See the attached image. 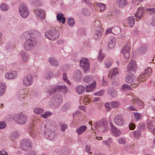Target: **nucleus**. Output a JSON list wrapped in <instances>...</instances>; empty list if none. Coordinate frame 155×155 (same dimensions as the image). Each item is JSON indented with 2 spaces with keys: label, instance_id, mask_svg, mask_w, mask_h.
Here are the masks:
<instances>
[{
  "label": "nucleus",
  "instance_id": "1",
  "mask_svg": "<svg viewBox=\"0 0 155 155\" xmlns=\"http://www.w3.org/2000/svg\"><path fill=\"white\" fill-rule=\"evenodd\" d=\"M57 126L56 123L52 120H49L44 126L45 136L46 138L50 140L53 138L55 135L54 131L57 130Z\"/></svg>",
  "mask_w": 155,
  "mask_h": 155
},
{
  "label": "nucleus",
  "instance_id": "2",
  "mask_svg": "<svg viewBox=\"0 0 155 155\" xmlns=\"http://www.w3.org/2000/svg\"><path fill=\"white\" fill-rule=\"evenodd\" d=\"M139 78V77L137 78L132 73H128L127 74L125 81L132 87H136L138 86L139 83L141 81Z\"/></svg>",
  "mask_w": 155,
  "mask_h": 155
},
{
  "label": "nucleus",
  "instance_id": "3",
  "mask_svg": "<svg viewBox=\"0 0 155 155\" xmlns=\"http://www.w3.org/2000/svg\"><path fill=\"white\" fill-rule=\"evenodd\" d=\"M37 44V40L35 38H30L28 39L24 43L23 46L26 51L33 50Z\"/></svg>",
  "mask_w": 155,
  "mask_h": 155
},
{
  "label": "nucleus",
  "instance_id": "4",
  "mask_svg": "<svg viewBox=\"0 0 155 155\" xmlns=\"http://www.w3.org/2000/svg\"><path fill=\"white\" fill-rule=\"evenodd\" d=\"M94 128L100 132H104L106 130L108 127V123L104 119H102L94 123Z\"/></svg>",
  "mask_w": 155,
  "mask_h": 155
},
{
  "label": "nucleus",
  "instance_id": "5",
  "mask_svg": "<svg viewBox=\"0 0 155 155\" xmlns=\"http://www.w3.org/2000/svg\"><path fill=\"white\" fill-rule=\"evenodd\" d=\"M62 102V98L61 96L59 94H56L50 99V104L58 107L61 105Z\"/></svg>",
  "mask_w": 155,
  "mask_h": 155
},
{
  "label": "nucleus",
  "instance_id": "6",
  "mask_svg": "<svg viewBox=\"0 0 155 155\" xmlns=\"http://www.w3.org/2000/svg\"><path fill=\"white\" fill-rule=\"evenodd\" d=\"M68 90V88L65 85H59L55 86L54 88H51L49 89L47 92L49 95H51L57 91H60L64 93H67Z\"/></svg>",
  "mask_w": 155,
  "mask_h": 155
},
{
  "label": "nucleus",
  "instance_id": "7",
  "mask_svg": "<svg viewBox=\"0 0 155 155\" xmlns=\"http://www.w3.org/2000/svg\"><path fill=\"white\" fill-rule=\"evenodd\" d=\"M147 11L149 12H151V15H155V9L153 8H145L143 7H140L138 8L137 12L135 14V16L138 19H140L143 14L144 11Z\"/></svg>",
  "mask_w": 155,
  "mask_h": 155
},
{
  "label": "nucleus",
  "instance_id": "8",
  "mask_svg": "<svg viewBox=\"0 0 155 155\" xmlns=\"http://www.w3.org/2000/svg\"><path fill=\"white\" fill-rule=\"evenodd\" d=\"M59 35V33L55 30H50L47 31L45 33L46 37L52 41L57 39Z\"/></svg>",
  "mask_w": 155,
  "mask_h": 155
},
{
  "label": "nucleus",
  "instance_id": "9",
  "mask_svg": "<svg viewBox=\"0 0 155 155\" xmlns=\"http://www.w3.org/2000/svg\"><path fill=\"white\" fill-rule=\"evenodd\" d=\"M19 12L21 16L24 18H26L29 14L27 7L24 3H21L19 5Z\"/></svg>",
  "mask_w": 155,
  "mask_h": 155
},
{
  "label": "nucleus",
  "instance_id": "10",
  "mask_svg": "<svg viewBox=\"0 0 155 155\" xmlns=\"http://www.w3.org/2000/svg\"><path fill=\"white\" fill-rule=\"evenodd\" d=\"M13 118L16 122L20 125L25 124L27 120V116L24 114L17 115L14 117Z\"/></svg>",
  "mask_w": 155,
  "mask_h": 155
},
{
  "label": "nucleus",
  "instance_id": "11",
  "mask_svg": "<svg viewBox=\"0 0 155 155\" xmlns=\"http://www.w3.org/2000/svg\"><path fill=\"white\" fill-rule=\"evenodd\" d=\"M20 148L24 151H27L31 148V142L28 140H24L21 141Z\"/></svg>",
  "mask_w": 155,
  "mask_h": 155
},
{
  "label": "nucleus",
  "instance_id": "12",
  "mask_svg": "<svg viewBox=\"0 0 155 155\" xmlns=\"http://www.w3.org/2000/svg\"><path fill=\"white\" fill-rule=\"evenodd\" d=\"M152 69L150 68H147V69L145 70L144 72L142 74H141L139 77V79L140 81L143 82L145 81L147 77L151 75Z\"/></svg>",
  "mask_w": 155,
  "mask_h": 155
},
{
  "label": "nucleus",
  "instance_id": "13",
  "mask_svg": "<svg viewBox=\"0 0 155 155\" xmlns=\"http://www.w3.org/2000/svg\"><path fill=\"white\" fill-rule=\"evenodd\" d=\"M80 65L83 67L84 69V71L86 73L90 70L89 64L87 61V59L85 58H83L80 61Z\"/></svg>",
  "mask_w": 155,
  "mask_h": 155
},
{
  "label": "nucleus",
  "instance_id": "14",
  "mask_svg": "<svg viewBox=\"0 0 155 155\" xmlns=\"http://www.w3.org/2000/svg\"><path fill=\"white\" fill-rule=\"evenodd\" d=\"M32 77L30 75H27L25 76L23 79V83L26 86H29L33 82Z\"/></svg>",
  "mask_w": 155,
  "mask_h": 155
},
{
  "label": "nucleus",
  "instance_id": "15",
  "mask_svg": "<svg viewBox=\"0 0 155 155\" xmlns=\"http://www.w3.org/2000/svg\"><path fill=\"white\" fill-rule=\"evenodd\" d=\"M137 68V64L135 61L131 60L130 61L128 66L127 71L129 73H134L136 71Z\"/></svg>",
  "mask_w": 155,
  "mask_h": 155
},
{
  "label": "nucleus",
  "instance_id": "16",
  "mask_svg": "<svg viewBox=\"0 0 155 155\" xmlns=\"http://www.w3.org/2000/svg\"><path fill=\"white\" fill-rule=\"evenodd\" d=\"M130 50V47L128 45H126L121 50V53L123 54V56L125 58L127 59L129 58Z\"/></svg>",
  "mask_w": 155,
  "mask_h": 155
},
{
  "label": "nucleus",
  "instance_id": "17",
  "mask_svg": "<svg viewBox=\"0 0 155 155\" xmlns=\"http://www.w3.org/2000/svg\"><path fill=\"white\" fill-rule=\"evenodd\" d=\"M114 120L116 124L118 126H122L124 122V120L122 116L120 115L116 116L114 117Z\"/></svg>",
  "mask_w": 155,
  "mask_h": 155
},
{
  "label": "nucleus",
  "instance_id": "18",
  "mask_svg": "<svg viewBox=\"0 0 155 155\" xmlns=\"http://www.w3.org/2000/svg\"><path fill=\"white\" fill-rule=\"evenodd\" d=\"M110 126L112 134L116 137H117L120 136L121 134V131L114 126L111 123H110Z\"/></svg>",
  "mask_w": 155,
  "mask_h": 155
},
{
  "label": "nucleus",
  "instance_id": "19",
  "mask_svg": "<svg viewBox=\"0 0 155 155\" xmlns=\"http://www.w3.org/2000/svg\"><path fill=\"white\" fill-rule=\"evenodd\" d=\"M82 77V74L79 70H76L73 76V79L74 81L77 82H80L81 81Z\"/></svg>",
  "mask_w": 155,
  "mask_h": 155
},
{
  "label": "nucleus",
  "instance_id": "20",
  "mask_svg": "<svg viewBox=\"0 0 155 155\" xmlns=\"http://www.w3.org/2000/svg\"><path fill=\"white\" fill-rule=\"evenodd\" d=\"M36 123V122L34 121L29 126L28 132L30 136L34 138L36 136V132L34 130V125Z\"/></svg>",
  "mask_w": 155,
  "mask_h": 155
},
{
  "label": "nucleus",
  "instance_id": "21",
  "mask_svg": "<svg viewBox=\"0 0 155 155\" xmlns=\"http://www.w3.org/2000/svg\"><path fill=\"white\" fill-rule=\"evenodd\" d=\"M131 101L137 106H138L140 108H142L143 106V102L139 100L135 96H133V98L132 99Z\"/></svg>",
  "mask_w": 155,
  "mask_h": 155
},
{
  "label": "nucleus",
  "instance_id": "22",
  "mask_svg": "<svg viewBox=\"0 0 155 155\" xmlns=\"http://www.w3.org/2000/svg\"><path fill=\"white\" fill-rule=\"evenodd\" d=\"M56 151L60 155H67L70 153V151L65 147L61 148L59 150H56Z\"/></svg>",
  "mask_w": 155,
  "mask_h": 155
},
{
  "label": "nucleus",
  "instance_id": "23",
  "mask_svg": "<svg viewBox=\"0 0 155 155\" xmlns=\"http://www.w3.org/2000/svg\"><path fill=\"white\" fill-rule=\"evenodd\" d=\"M17 75V72L13 71L11 73H7L5 74V77L8 79H13L16 78Z\"/></svg>",
  "mask_w": 155,
  "mask_h": 155
},
{
  "label": "nucleus",
  "instance_id": "24",
  "mask_svg": "<svg viewBox=\"0 0 155 155\" xmlns=\"http://www.w3.org/2000/svg\"><path fill=\"white\" fill-rule=\"evenodd\" d=\"M96 32L94 35V38L95 40L99 41L101 38L102 35V29H96Z\"/></svg>",
  "mask_w": 155,
  "mask_h": 155
},
{
  "label": "nucleus",
  "instance_id": "25",
  "mask_svg": "<svg viewBox=\"0 0 155 155\" xmlns=\"http://www.w3.org/2000/svg\"><path fill=\"white\" fill-rule=\"evenodd\" d=\"M35 14L42 19H44L45 16L44 10L40 8H38L35 11Z\"/></svg>",
  "mask_w": 155,
  "mask_h": 155
},
{
  "label": "nucleus",
  "instance_id": "26",
  "mask_svg": "<svg viewBox=\"0 0 155 155\" xmlns=\"http://www.w3.org/2000/svg\"><path fill=\"white\" fill-rule=\"evenodd\" d=\"M116 39L114 37H111L108 43V48L110 49H112L114 48L116 44Z\"/></svg>",
  "mask_w": 155,
  "mask_h": 155
},
{
  "label": "nucleus",
  "instance_id": "27",
  "mask_svg": "<svg viewBox=\"0 0 155 155\" xmlns=\"http://www.w3.org/2000/svg\"><path fill=\"white\" fill-rule=\"evenodd\" d=\"M96 85V82L95 81H94L92 84H90L86 86V91L87 92L90 91H92L94 89Z\"/></svg>",
  "mask_w": 155,
  "mask_h": 155
},
{
  "label": "nucleus",
  "instance_id": "28",
  "mask_svg": "<svg viewBox=\"0 0 155 155\" xmlns=\"http://www.w3.org/2000/svg\"><path fill=\"white\" fill-rule=\"evenodd\" d=\"M87 128V127L85 125H83L78 127L76 130V132L78 135L82 134Z\"/></svg>",
  "mask_w": 155,
  "mask_h": 155
},
{
  "label": "nucleus",
  "instance_id": "29",
  "mask_svg": "<svg viewBox=\"0 0 155 155\" xmlns=\"http://www.w3.org/2000/svg\"><path fill=\"white\" fill-rule=\"evenodd\" d=\"M20 55L21 56L23 61L25 62L27 61L28 58V53L25 51H21L20 53Z\"/></svg>",
  "mask_w": 155,
  "mask_h": 155
},
{
  "label": "nucleus",
  "instance_id": "30",
  "mask_svg": "<svg viewBox=\"0 0 155 155\" xmlns=\"http://www.w3.org/2000/svg\"><path fill=\"white\" fill-rule=\"evenodd\" d=\"M64 15L63 14L59 13L57 15V19L59 21L62 22L63 24H64L65 21L66 19L64 17Z\"/></svg>",
  "mask_w": 155,
  "mask_h": 155
},
{
  "label": "nucleus",
  "instance_id": "31",
  "mask_svg": "<svg viewBox=\"0 0 155 155\" xmlns=\"http://www.w3.org/2000/svg\"><path fill=\"white\" fill-rule=\"evenodd\" d=\"M49 61L50 64L53 66L57 67L58 65V62L57 60L54 58H50L49 59Z\"/></svg>",
  "mask_w": 155,
  "mask_h": 155
},
{
  "label": "nucleus",
  "instance_id": "32",
  "mask_svg": "<svg viewBox=\"0 0 155 155\" xmlns=\"http://www.w3.org/2000/svg\"><path fill=\"white\" fill-rule=\"evenodd\" d=\"M128 25L129 26L132 27L133 26L135 22V19L134 16H131L128 18Z\"/></svg>",
  "mask_w": 155,
  "mask_h": 155
},
{
  "label": "nucleus",
  "instance_id": "33",
  "mask_svg": "<svg viewBox=\"0 0 155 155\" xmlns=\"http://www.w3.org/2000/svg\"><path fill=\"white\" fill-rule=\"evenodd\" d=\"M82 14L85 16H89L91 14V11L90 10L87 8H83L81 10Z\"/></svg>",
  "mask_w": 155,
  "mask_h": 155
},
{
  "label": "nucleus",
  "instance_id": "34",
  "mask_svg": "<svg viewBox=\"0 0 155 155\" xmlns=\"http://www.w3.org/2000/svg\"><path fill=\"white\" fill-rule=\"evenodd\" d=\"M76 90L78 94H82L84 92L85 88L82 85H79L76 87Z\"/></svg>",
  "mask_w": 155,
  "mask_h": 155
},
{
  "label": "nucleus",
  "instance_id": "35",
  "mask_svg": "<svg viewBox=\"0 0 155 155\" xmlns=\"http://www.w3.org/2000/svg\"><path fill=\"white\" fill-rule=\"evenodd\" d=\"M127 0H117V4L119 7H123L127 4Z\"/></svg>",
  "mask_w": 155,
  "mask_h": 155
},
{
  "label": "nucleus",
  "instance_id": "36",
  "mask_svg": "<svg viewBox=\"0 0 155 155\" xmlns=\"http://www.w3.org/2000/svg\"><path fill=\"white\" fill-rule=\"evenodd\" d=\"M21 38L23 40H25L29 38H31L29 31H26L23 33L21 35Z\"/></svg>",
  "mask_w": 155,
  "mask_h": 155
},
{
  "label": "nucleus",
  "instance_id": "37",
  "mask_svg": "<svg viewBox=\"0 0 155 155\" xmlns=\"http://www.w3.org/2000/svg\"><path fill=\"white\" fill-rule=\"evenodd\" d=\"M53 76L52 72L51 71H48L46 73L45 78L46 79L50 80L53 77Z\"/></svg>",
  "mask_w": 155,
  "mask_h": 155
},
{
  "label": "nucleus",
  "instance_id": "38",
  "mask_svg": "<svg viewBox=\"0 0 155 155\" xmlns=\"http://www.w3.org/2000/svg\"><path fill=\"white\" fill-rule=\"evenodd\" d=\"M94 5L97 7L100 8V11L102 12L104 11L106 8V5L103 3H97L95 4Z\"/></svg>",
  "mask_w": 155,
  "mask_h": 155
},
{
  "label": "nucleus",
  "instance_id": "39",
  "mask_svg": "<svg viewBox=\"0 0 155 155\" xmlns=\"http://www.w3.org/2000/svg\"><path fill=\"white\" fill-rule=\"evenodd\" d=\"M117 73L118 71L117 69L116 68H114L112 70L109 74L108 75V77L109 78H112Z\"/></svg>",
  "mask_w": 155,
  "mask_h": 155
},
{
  "label": "nucleus",
  "instance_id": "40",
  "mask_svg": "<svg viewBox=\"0 0 155 155\" xmlns=\"http://www.w3.org/2000/svg\"><path fill=\"white\" fill-rule=\"evenodd\" d=\"M31 38H35L39 35V33L37 31L35 30L29 31Z\"/></svg>",
  "mask_w": 155,
  "mask_h": 155
},
{
  "label": "nucleus",
  "instance_id": "41",
  "mask_svg": "<svg viewBox=\"0 0 155 155\" xmlns=\"http://www.w3.org/2000/svg\"><path fill=\"white\" fill-rule=\"evenodd\" d=\"M5 84L0 82V97L4 94L5 91Z\"/></svg>",
  "mask_w": 155,
  "mask_h": 155
},
{
  "label": "nucleus",
  "instance_id": "42",
  "mask_svg": "<svg viewBox=\"0 0 155 155\" xmlns=\"http://www.w3.org/2000/svg\"><path fill=\"white\" fill-rule=\"evenodd\" d=\"M26 95V94H24V91H21L18 93L17 97L19 100L22 101L25 98Z\"/></svg>",
  "mask_w": 155,
  "mask_h": 155
},
{
  "label": "nucleus",
  "instance_id": "43",
  "mask_svg": "<svg viewBox=\"0 0 155 155\" xmlns=\"http://www.w3.org/2000/svg\"><path fill=\"white\" fill-rule=\"evenodd\" d=\"M31 5L35 7H38L41 5V2L39 0H31Z\"/></svg>",
  "mask_w": 155,
  "mask_h": 155
},
{
  "label": "nucleus",
  "instance_id": "44",
  "mask_svg": "<svg viewBox=\"0 0 155 155\" xmlns=\"http://www.w3.org/2000/svg\"><path fill=\"white\" fill-rule=\"evenodd\" d=\"M93 25L96 30V29H102L101 28V24L99 20H96L94 21Z\"/></svg>",
  "mask_w": 155,
  "mask_h": 155
},
{
  "label": "nucleus",
  "instance_id": "45",
  "mask_svg": "<svg viewBox=\"0 0 155 155\" xmlns=\"http://www.w3.org/2000/svg\"><path fill=\"white\" fill-rule=\"evenodd\" d=\"M151 120H148L147 122V128L150 130H151L153 128L154 125Z\"/></svg>",
  "mask_w": 155,
  "mask_h": 155
},
{
  "label": "nucleus",
  "instance_id": "46",
  "mask_svg": "<svg viewBox=\"0 0 155 155\" xmlns=\"http://www.w3.org/2000/svg\"><path fill=\"white\" fill-rule=\"evenodd\" d=\"M147 51V48L145 46H142L139 48L137 52L139 54H142L145 53Z\"/></svg>",
  "mask_w": 155,
  "mask_h": 155
},
{
  "label": "nucleus",
  "instance_id": "47",
  "mask_svg": "<svg viewBox=\"0 0 155 155\" xmlns=\"http://www.w3.org/2000/svg\"><path fill=\"white\" fill-rule=\"evenodd\" d=\"M93 80V78L91 76L86 75L83 78V80L85 83H88L92 81Z\"/></svg>",
  "mask_w": 155,
  "mask_h": 155
},
{
  "label": "nucleus",
  "instance_id": "48",
  "mask_svg": "<svg viewBox=\"0 0 155 155\" xmlns=\"http://www.w3.org/2000/svg\"><path fill=\"white\" fill-rule=\"evenodd\" d=\"M67 22L68 24L70 26H72L74 24V20L72 17L68 18Z\"/></svg>",
  "mask_w": 155,
  "mask_h": 155
},
{
  "label": "nucleus",
  "instance_id": "49",
  "mask_svg": "<svg viewBox=\"0 0 155 155\" xmlns=\"http://www.w3.org/2000/svg\"><path fill=\"white\" fill-rule=\"evenodd\" d=\"M113 29L114 30H116L117 31H120V28L119 27L116 26L114 27L110 28L108 30H107L106 32V34L109 33L110 32H112V29Z\"/></svg>",
  "mask_w": 155,
  "mask_h": 155
},
{
  "label": "nucleus",
  "instance_id": "50",
  "mask_svg": "<svg viewBox=\"0 0 155 155\" xmlns=\"http://www.w3.org/2000/svg\"><path fill=\"white\" fill-rule=\"evenodd\" d=\"M108 94H110L111 96L113 97H115L117 94V92L116 90H110L108 91Z\"/></svg>",
  "mask_w": 155,
  "mask_h": 155
},
{
  "label": "nucleus",
  "instance_id": "51",
  "mask_svg": "<svg viewBox=\"0 0 155 155\" xmlns=\"http://www.w3.org/2000/svg\"><path fill=\"white\" fill-rule=\"evenodd\" d=\"M52 114V113L49 111H47L44 114L41 115V116L44 118H46L50 117Z\"/></svg>",
  "mask_w": 155,
  "mask_h": 155
},
{
  "label": "nucleus",
  "instance_id": "52",
  "mask_svg": "<svg viewBox=\"0 0 155 155\" xmlns=\"http://www.w3.org/2000/svg\"><path fill=\"white\" fill-rule=\"evenodd\" d=\"M19 135V133L16 131H14L12 132L11 135V138L12 139H15L17 138Z\"/></svg>",
  "mask_w": 155,
  "mask_h": 155
},
{
  "label": "nucleus",
  "instance_id": "53",
  "mask_svg": "<svg viewBox=\"0 0 155 155\" xmlns=\"http://www.w3.org/2000/svg\"><path fill=\"white\" fill-rule=\"evenodd\" d=\"M141 132L139 130L134 131L133 133V136L136 138H139L141 136Z\"/></svg>",
  "mask_w": 155,
  "mask_h": 155
},
{
  "label": "nucleus",
  "instance_id": "54",
  "mask_svg": "<svg viewBox=\"0 0 155 155\" xmlns=\"http://www.w3.org/2000/svg\"><path fill=\"white\" fill-rule=\"evenodd\" d=\"M105 56L104 54H102V51L101 50L99 51V55L97 57V59L99 61L101 62Z\"/></svg>",
  "mask_w": 155,
  "mask_h": 155
},
{
  "label": "nucleus",
  "instance_id": "55",
  "mask_svg": "<svg viewBox=\"0 0 155 155\" xmlns=\"http://www.w3.org/2000/svg\"><path fill=\"white\" fill-rule=\"evenodd\" d=\"M69 106L70 104L69 103H65L62 106V111L64 112L66 111L69 109Z\"/></svg>",
  "mask_w": 155,
  "mask_h": 155
},
{
  "label": "nucleus",
  "instance_id": "56",
  "mask_svg": "<svg viewBox=\"0 0 155 155\" xmlns=\"http://www.w3.org/2000/svg\"><path fill=\"white\" fill-rule=\"evenodd\" d=\"M1 9L3 11H6L8 9V6L5 3L2 4L0 5Z\"/></svg>",
  "mask_w": 155,
  "mask_h": 155
},
{
  "label": "nucleus",
  "instance_id": "57",
  "mask_svg": "<svg viewBox=\"0 0 155 155\" xmlns=\"http://www.w3.org/2000/svg\"><path fill=\"white\" fill-rule=\"evenodd\" d=\"M112 107L114 108H116L118 107L120 104V102L118 101H112L111 102Z\"/></svg>",
  "mask_w": 155,
  "mask_h": 155
},
{
  "label": "nucleus",
  "instance_id": "58",
  "mask_svg": "<svg viewBox=\"0 0 155 155\" xmlns=\"http://www.w3.org/2000/svg\"><path fill=\"white\" fill-rule=\"evenodd\" d=\"M34 111L36 114H40L43 112V110L42 109L40 108H36L34 109Z\"/></svg>",
  "mask_w": 155,
  "mask_h": 155
},
{
  "label": "nucleus",
  "instance_id": "59",
  "mask_svg": "<svg viewBox=\"0 0 155 155\" xmlns=\"http://www.w3.org/2000/svg\"><path fill=\"white\" fill-rule=\"evenodd\" d=\"M61 130L64 132L65 130L67 128L68 126L65 124H59Z\"/></svg>",
  "mask_w": 155,
  "mask_h": 155
},
{
  "label": "nucleus",
  "instance_id": "60",
  "mask_svg": "<svg viewBox=\"0 0 155 155\" xmlns=\"http://www.w3.org/2000/svg\"><path fill=\"white\" fill-rule=\"evenodd\" d=\"M112 64V62L110 60H108L105 62L106 67L107 68H109Z\"/></svg>",
  "mask_w": 155,
  "mask_h": 155
},
{
  "label": "nucleus",
  "instance_id": "61",
  "mask_svg": "<svg viewBox=\"0 0 155 155\" xmlns=\"http://www.w3.org/2000/svg\"><path fill=\"white\" fill-rule=\"evenodd\" d=\"M86 28H80L78 30V32L80 34L83 35L85 34Z\"/></svg>",
  "mask_w": 155,
  "mask_h": 155
},
{
  "label": "nucleus",
  "instance_id": "62",
  "mask_svg": "<svg viewBox=\"0 0 155 155\" xmlns=\"http://www.w3.org/2000/svg\"><path fill=\"white\" fill-rule=\"evenodd\" d=\"M118 143L120 144H123L125 143L126 140L123 137H120L118 140Z\"/></svg>",
  "mask_w": 155,
  "mask_h": 155
},
{
  "label": "nucleus",
  "instance_id": "63",
  "mask_svg": "<svg viewBox=\"0 0 155 155\" xmlns=\"http://www.w3.org/2000/svg\"><path fill=\"white\" fill-rule=\"evenodd\" d=\"M134 115L135 119L137 120H140L141 117V115L140 114L138 113H134Z\"/></svg>",
  "mask_w": 155,
  "mask_h": 155
},
{
  "label": "nucleus",
  "instance_id": "64",
  "mask_svg": "<svg viewBox=\"0 0 155 155\" xmlns=\"http://www.w3.org/2000/svg\"><path fill=\"white\" fill-rule=\"evenodd\" d=\"M130 85L126 84H123L121 87L122 89L123 90H128L130 88Z\"/></svg>",
  "mask_w": 155,
  "mask_h": 155
}]
</instances>
